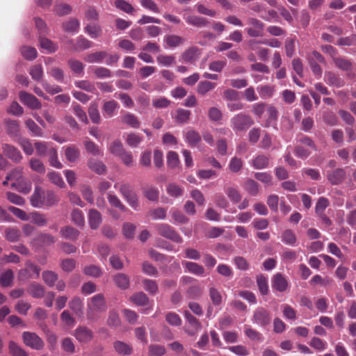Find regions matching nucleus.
Listing matches in <instances>:
<instances>
[{
    "instance_id": "nucleus-41",
    "label": "nucleus",
    "mask_w": 356,
    "mask_h": 356,
    "mask_svg": "<svg viewBox=\"0 0 356 356\" xmlns=\"http://www.w3.org/2000/svg\"><path fill=\"white\" fill-rule=\"evenodd\" d=\"M85 32L88 34L92 38H99L102 33L101 26L97 24H88L84 28Z\"/></svg>"
},
{
    "instance_id": "nucleus-1",
    "label": "nucleus",
    "mask_w": 356,
    "mask_h": 356,
    "mask_svg": "<svg viewBox=\"0 0 356 356\" xmlns=\"http://www.w3.org/2000/svg\"><path fill=\"white\" fill-rule=\"evenodd\" d=\"M106 303L104 296L98 293L92 296L87 305V318L90 321H97L99 318L97 314L106 311Z\"/></svg>"
},
{
    "instance_id": "nucleus-57",
    "label": "nucleus",
    "mask_w": 356,
    "mask_h": 356,
    "mask_svg": "<svg viewBox=\"0 0 356 356\" xmlns=\"http://www.w3.org/2000/svg\"><path fill=\"white\" fill-rule=\"evenodd\" d=\"M225 192L234 204L238 203L241 200V195L236 188L227 187L225 189Z\"/></svg>"
},
{
    "instance_id": "nucleus-51",
    "label": "nucleus",
    "mask_w": 356,
    "mask_h": 356,
    "mask_svg": "<svg viewBox=\"0 0 356 356\" xmlns=\"http://www.w3.org/2000/svg\"><path fill=\"white\" fill-rule=\"evenodd\" d=\"M25 124L33 136L36 137L43 136V131L32 119L26 120Z\"/></svg>"
},
{
    "instance_id": "nucleus-60",
    "label": "nucleus",
    "mask_w": 356,
    "mask_h": 356,
    "mask_svg": "<svg viewBox=\"0 0 356 356\" xmlns=\"http://www.w3.org/2000/svg\"><path fill=\"white\" fill-rule=\"evenodd\" d=\"M108 150L112 154L119 157L120 155L125 151V149L120 140H115L111 143Z\"/></svg>"
},
{
    "instance_id": "nucleus-43",
    "label": "nucleus",
    "mask_w": 356,
    "mask_h": 356,
    "mask_svg": "<svg viewBox=\"0 0 356 356\" xmlns=\"http://www.w3.org/2000/svg\"><path fill=\"white\" fill-rule=\"evenodd\" d=\"M108 56V53L104 51H96L87 55L85 60L88 63H102Z\"/></svg>"
},
{
    "instance_id": "nucleus-50",
    "label": "nucleus",
    "mask_w": 356,
    "mask_h": 356,
    "mask_svg": "<svg viewBox=\"0 0 356 356\" xmlns=\"http://www.w3.org/2000/svg\"><path fill=\"white\" fill-rule=\"evenodd\" d=\"M88 115L91 121L95 124H99L101 121L100 114L97 103H92L88 108Z\"/></svg>"
},
{
    "instance_id": "nucleus-7",
    "label": "nucleus",
    "mask_w": 356,
    "mask_h": 356,
    "mask_svg": "<svg viewBox=\"0 0 356 356\" xmlns=\"http://www.w3.org/2000/svg\"><path fill=\"white\" fill-rule=\"evenodd\" d=\"M252 321L261 327H266L271 322L270 312L262 307H259L254 310Z\"/></svg>"
},
{
    "instance_id": "nucleus-53",
    "label": "nucleus",
    "mask_w": 356,
    "mask_h": 356,
    "mask_svg": "<svg viewBox=\"0 0 356 356\" xmlns=\"http://www.w3.org/2000/svg\"><path fill=\"white\" fill-rule=\"evenodd\" d=\"M20 52L22 56L26 60H32L37 58L38 52L34 47L24 46L21 47Z\"/></svg>"
},
{
    "instance_id": "nucleus-10",
    "label": "nucleus",
    "mask_w": 356,
    "mask_h": 356,
    "mask_svg": "<svg viewBox=\"0 0 356 356\" xmlns=\"http://www.w3.org/2000/svg\"><path fill=\"white\" fill-rule=\"evenodd\" d=\"M19 100L31 109H40L42 107L40 102L33 95L25 92H19Z\"/></svg>"
},
{
    "instance_id": "nucleus-17",
    "label": "nucleus",
    "mask_w": 356,
    "mask_h": 356,
    "mask_svg": "<svg viewBox=\"0 0 356 356\" xmlns=\"http://www.w3.org/2000/svg\"><path fill=\"white\" fill-rule=\"evenodd\" d=\"M183 265L186 270L197 276H202L205 273V269L203 266L193 261H184Z\"/></svg>"
},
{
    "instance_id": "nucleus-47",
    "label": "nucleus",
    "mask_w": 356,
    "mask_h": 356,
    "mask_svg": "<svg viewBox=\"0 0 356 356\" xmlns=\"http://www.w3.org/2000/svg\"><path fill=\"white\" fill-rule=\"evenodd\" d=\"M42 275L44 283L49 287L54 286L58 281V275L54 271L45 270L42 272Z\"/></svg>"
},
{
    "instance_id": "nucleus-25",
    "label": "nucleus",
    "mask_w": 356,
    "mask_h": 356,
    "mask_svg": "<svg viewBox=\"0 0 356 356\" xmlns=\"http://www.w3.org/2000/svg\"><path fill=\"white\" fill-rule=\"evenodd\" d=\"M28 293L34 298H41L45 295V289L42 285L33 282L29 286Z\"/></svg>"
},
{
    "instance_id": "nucleus-20",
    "label": "nucleus",
    "mask_w": 356,
    "mask_h": 356,
    "mask_svg": "<svg viewBox=\"0 0 356 356\" xmlns=\"http://www.w3.org/2000/svg\"><path fill=\"white\" fill-rule=\"evenodd\" d=\"M333 62L337 67L343 71L350 72L353 70L354 64L350 59L344 57H333Z\"/></svg>"
},
{
    "instance_id": "nucleus-45",
    "label": "nucleus",
    "mask_w": 356,
    "mask_h": 356,
    "mask_svg": "<svg viewBox=\"0 0 356 356\" xmlns=\"http://www.w3.org/2000/svg\"><path fill=\"white\" fill-rule=\"evenodd\" d=\"M122 122L127 124L132 128H138L140 127V122L136 116L134 114L127 113L122 116Z\"/></svg>"
},
{
    "instance_id": "nucleus-38",
    "label": "nucleus",
    "mask_w": 356,
    "mask_h": 356,
    "mask_svg": "<svg viewBox=\"0 0 356 356\" xmlns=\"http://www.w3.org/2000/svg\"><path fill=\"white\" fill-rule=\"evenodd\" d=\"M79 22L75 18H71L62 24L63 29L67 33H75L79 31Z\"/></svg>"
},
{
    "instance_id": "nucleus-14",
    "label": "nucleus",
    "mask_w": 356,
    "mask_h": 356,
    "mask_svg": "<svg viewBox=\"0 0 356 356\" xmlns=\"http://www.w3.org/2000/svg\"><path fill=\"white\" fill-rule=\"evenodd\" d=\"M6 133L10 137L19 135V123L17 120L6 118L3 120Z\"/></svg>"
},
{
    "instance_id": "nucleus-63",
    "label": "nucleus",
    "mask_w": 356,
    "mask_h": 356,
    "mask_svg": "<svg viewBox=\"0 0 356 356\" xmlns=\"http://www.w3.org/2000/svg\"><path fill=\"white\" fill-rule=\"evenodd\" d=\"M14 278V273L12 270L8 269L3 272L0 277V284L3 287L11 285Z\"/></svg>"
},
{
    "instance_id": "nucleus-61",
    "label": "nucleus",
    "mask_w": 356,
    "mask_h": 356,
    "mask_svg": "<svg viewBox=\"0 0 356 356\" xmlns=\"http://www.w3.org/2000/svg\"><path fill=\"white\" fill-rule=\"evenodd\" d=\"M282 241L286 245L294 246L296 243V236L291 229L285 230L282 235Z\"/></svg>"
},
{
    "instance_id": "nucleus-13",
    "label": "nucleus",
    "mask_w": 356,
    "mask_h": 356,
    "mask_svg": "<svg viewBox=\"0 0 356 356\" xmlns=\"http://www.w3.org/2000/svg\"><path fill=\"white\" fill-rule=\"evenodd\" d=\"M44 192L39 186H36L30 197L31 204L36 208H42L44 205Z\"/></svg>"
},
{
    "instance_id": "nucleus-12",
    "label": "nucleus",
    "mask_w": 356,
    "mask_h": 356,
    "mask_svg": "<svg viewBox=\"0 0 356 356\" xmlns=\"http://www.w3.org/2000/svg\"><path fill=\"white\" fill-rule=\"evenodd\" d=\"M201 50L195 47H190L181 54V59L186 63H195L200 57Z\"/></svg>"
},
{
    "instance_id": "nucleus-59",
    "label": "nucleus",
    "mask_w": 356,
    "mask_h": 356,
    "mask_svg": "<svg viewBox=\"0 0 356 356\" xmlns=\"http://www.w3.org/2000/svg\"><path fill=\"white\" fill-rule=\"evenodd\" d=\"M152 220H163L166 218V210L162 207H158L149 210L147 214Z\"/></svg>"
},
{
    "instance_id": "nucleus-2",
    "label": "nucleus",
    "mask_w": 356,
    "mask_h": 356,
    "mask_svg": "<svg viewBox=\"0 0 356 356\" xmlns=\"http://www.w3.org/2000/svg\"><path fill=\"white\" fill-rule=\"evenodd\" d=\"M254 123L253 118L245 113L236 114L230 120V126L235 133L247 131Z\"/></svg>"
},
{
    "instance_id": "nucleus-19",
    "label": "nucleus",
    "mask_w": 356,
    "mask_h": 356,
    "mask_svg": "<svg viewBox=\"0 0 356 356\" xmlns=\"http://www.w3.org/2000/svg\"><path fill=\"white\" fill-rule=\"evenodd\" d=\"M65 159L70 163H76L80 156V150L75 145H70L65 149Z\"/></svg>"
},
{
    "instance_id": "nucleus-39",
    "label": "nucleus",
    "mask_w": 356,
    "mask_h": 356,
    "mask_svg": "<svg viewBox=\"0 0 356 356\" xmlns=\"http://www.w3.org/2000/svg\"><path fill=\"white\" fill-rule=\"evenodd\" d=\"M216 86V83L209 81H200L197 86V92L198 94L201 95H207L209 91L212 90L215 88Z\"/></svg>"
},
{
    "instance_id": "nucleus-3",
    "label": "nucleus",
    "mask_w": 356,
    "mask_h": 356,
    "mask_svg": "<svg viewBox=\"0 0 356 356\" xmlns=\"http://www.w3.org/2000/svg\"><path fill=\"white\" fill-rule=\"evenodd\" d=\"M114 188L118 189L121 195L135 211L139 210L138 197L132 186L129 183H116Z\"/></svg>"
},
{
    "instance_id": "nucleus-15",
    "label": "nucleus",
    "mask_w": 356,
    "mask_h": 356,
    "mask_svg": "<svg viewBox=\"0 0 356 356\" xmlns=\"http://www.w3.org/2000/svg\"><path fill=\"white\" fill-rule=\"evenodd\" d=\"M324 81L329 86L337 88H341L345 85L344 80L332 72H326L325 73Z\"/></svg>"
},
{
    "instance_id": "nucleus-35",
    "label": "nucleus",
    "mask_w": 356,
    "mask_h": 356,
    "mask_svg": "<svg viewBox=\"0 0 356 356\" xmlns=\"http://www.w3.org/2000/svg\"><path fill=\"white\" fill-rule=\"evenodd\" d=\"M30 220L31 222L39 227H43L48 222L46 215L38 211H34L30 213Z\"/></svg>"
},
{
    "instance_id": "nucleus-62",
    "label": "nucleus",
    "mask_w": 356,
    "mask_h": 356,
    "mask_svg": "<svg viewBox=\"0 0 356 356\" xmlns=\"http://www.w3.org/2000/svg\"><path fill=\"white\" fill-rule=\"evenodd\" d=\"M209 295L212 303L216 306H219L222 302V297L220 292L215 287H210Z\"/></svg>"
},
{
    "instance_id": "nucleus-23",
    "label": "nucleus",
    "mask_w": 356,
    "mask_h": 356,
    "mask_svg": "<svg viewBox=\"0 0 356 356\" xmlns=\"http://www.w3.org/2000/svg\"><path fill=\"white\" fill-rule=\"evenodd\" d=\"M130 301L134 305L140 307H145L149 305V299L147 295L140 291L134 293L129 298Z\"/></svg>"
},
{
    "instance_id": "nucleus-33",
    "label": "nucleus",
    "mask_w": 356,
    "mask_h": 356,
    "mask_svg": "<svg viewBox=\"0 0 356 356\" xmlns=\"http://www.w3.org/2000/svg\"><path fill=\"white\" fill-rule=\"evenodd\" d=\"M191 115V113L190 111L183 108H178L175 111L174 118L175 121L179 124H186L189 121Z\"/></svg>"
},
{
    "instance_id": "nucleus-42",
    "label": "nucleus",
    "mask_w": 356,
    "mask_h": 356,
    "mask_svg": "<svg viewBox=\"0 0 356 356\" xmlns=\"http://www.w3.org/2000/svg\"><path fill=\"white\" fill-rule=\"evenodd\" d=\"M5 237L9 242H17L21 237V232L15 227H8L5 230Z\"/></svg>"
},
{
    "instance_id": "nucleus-46",
    "label": "nucleus",
    "mask_w": 356,
    "mask_h": 356,
    "mask_svg": "<svg viewBox=\"0 0 356 356\" xmlns=\"http://www.w3.org/2000/svg\"><path fill=\"white\" fill-rule=\"evenodd\" d=\"M84 146L86 152L93 156H102L103 152L93 141L86 140L84 141Z\"/></svg>"
},
{
    "instance_id": "nucleus-8",
    "label": "nucleus",
    "mask_w": 356,
    "mask_h": 356,
    "mask_svg": "<svg viewBox=\"0 0 356 356\" xmlns=\"http://www.w3.org/2000/svg\"><path fill=\"white\" fill-rule=\"evenodd\" d=\"M271 286L275 291L284 293L289 290V283L284 275L280 273H277L272 277Z\"/></svg>"
},
{
    "instance_id": "nucleus-27",
    "label": "nucleus",
    "mask_w": 356,
    "mask_h": 356,
    "mask_svg": "<svg viewBox=\"0 0 356 356\" xmlns=\"http://www.w3.org/2000/svg\"><path fill=\"white\" fill-rule=\"evenodd\" d=\"M69 307L78 316L83 314V302L79 297H74L69 302Z\"/></svg>"
},
{
    "instance_id": "nucleus-18",
    "label": "nucleus",
    "mask_w": 356,
    "mask_h": 356,
    "mask_svg": "<svg viewBox=\"0 0 356 356\" xmlns=\"http://www.w3.org/2000/svg\"><path fill=\"white\" fill-rule=\"evenodd\" d=\"M184 138L188 145L192 147L197 146L202 140L200 134L194 129L185 132Z\"/></svg>"
},
{
    "instance_id": "nucleus-31",
    "label": "nucleus",
    "mask_w": 356,
    "mask_h": 356,
    "mask_svg": "<svg viewBox=\"0 0 356 356\" xmlns=\"http://www.w3.org/2000/svg\"><path fill=\"white\" fill-rule=\"evenodd\" d=\"M88 166L91 170L99 175L104 174L106 171V167L103 162L95 159L88 160Z\"/></svg>"
},
{
    "instance_id": "nucleus-30",
    "label": "nucleus",
    "mask_w": 356,
    "mask_h": 356,
    "mask_svg": "<svg viewBox=\"0 0 356 356\" xmlns=\"http://www.w3.org/2000/svg\"><path fill=\"white\" fill-rule=\"evenodd\" d=\"M185 39L177 35H167L164 37V42L166 44L167 47L174 48L183 44Z\"/></svg>"
},
{
    "instance_id": "nucleus-9",
    "label": "nucleus",
    "mask_w": 356,
    "mask_h": 356,
    "mask_svg": "<svg viewBox=\"0 0 356 356\" xmlns=\"http://www.w3.org/2000/svg\"><path fill=\"white\" fill-rule=\"evenodd\" d=\"M76 339L81 343H88L94 337L92 331L86 326H79L74 332Z\"/></svg>"
},
{
    "instance_id": "nucleus-6",
    "label": "nucleus",
    "mask_w": 356,
    "mask_h": 356,
    "mask_svg": "<svg viewBox=\"0 0 356 356\" xmlns=\"http://www.w3.org/2000/svg\"><path fill=\"white\" fill-rule=\"evenodd\" d=\"M22 339L24 344L34 350H42L44 346V343L35 332H24L22 333Z\"/></svg>"
},
{
    "instance_id": "nucleus-44",
    "label": "nucleus",
    "mask_w": 356,
    "mask_h": 356,
    "mask_svg": "<svg viewBox=\"0 0 356 356\" xmlns=\"http://www.w3.org/2000/svg\"><path fill=\"white\" fill-rule=\"evenodd\" d=\"M113 347L115 350L120 355H127L132 353V348L129 344L120 341L114 342Z\"/></svg>"
},
{
    "instance_id": "nucleus-55",
    "label": "nucleus",
    "mask_w": 356,
    "mask_h": 356,
    "mask_svg": "<svg viewBox=\"0 0 356 356\" xmlns=\"http://www.w3.org/2000/svg\"><path fill=\"white\" fill-rule=\"evenodd\" d=\"M40 44L42 48L46 49L49 53H54L58 49L57 45L45 37L40 36Z\"/></svg>"
},
{
    "instance_id": "nucleus-37",
    "label": "nucleus",
    "mask_w": 356,
    "mask_h": 356,
    "mask_svg": "<svg viewBox=\"0 0 356 356\" xmlns=\"http://www.w3.org/2000/svg\"><path fill=\"white\" fill-rule=\"evenodd\" d=\"M61 348L67 355H71L76 352L75 345L70 337H65L61 341Z\"/></svg>"
},
{
    "instance_id": "nucleus-11",
    "label": "nucleus",
    "mask_w": 356,
    "mask_h": 356,
    "mask_svg": "<svg viewBox=\"0 0 356 356\" xmlns=\"http://www.w3.org/2000/svg\"><path fill=\"white\" fill-rule=\"evenodd\" d=\"M346 178V172L343 168H336L332 171H327V179L332 185L341 184Z\"/></svg>"
},
{
    "instance_id": "nucleus-22",
    "label": "nucleus",
    "mask_w": 356,
    "mask_h": 356,
    "mask_svg": "<svg viewBox=\"0 0 356 356\" xmlns=\"http://www.w3.org/2000/svg\"><path fill=\"white\" fill-rule=\"evenodd\" d=\"M102 215L96 209H92L88 212V222L92 229H97L102 223Z\"/></svg>"
},
{
    "instance_id": "nucleus-21",
    "label": "nucleus",
    "mask_w": 356,
    "mask_h": 356,
    "mask_svg": "<svg viewBox=\"0 0 356 356\" xmlns=\"http://www.w3.org/2000/svg\"><path fill=\"white\" fill-rule=\"evenodd\" d=\"M184 19L188 24L197 28L205 27L209 24L207 18L197 15H188Z\"/></svg>"
},
{
    "instance_id": "nucleus-36",
    "label": "nucleus",
    "mask_w": 356,
    "mask_h": 356,
    "mask_svg": "<svg viewBox=\"0 0 356 356\" xmlns=\"http://www.w3.org/2000/svg\"><path fill=\"white\" fill-rule=\"evenodd\" d=\"M203 293V289L199 284L190 286L186 291L187 298L191 299H199Z\"/></svg>"
},
{
    "instance_id": "nucleus-58",
    "label": "nucleus",
    "mask_w": 356,
    "mask_h": 356,
    "mask_svg": "<svg viewBox=\"0 0 356 356\" xmlns=\"http://www.w3.org/2000/svg\"><path fill=\"white\" fill-rule=\"evenodd\" d=\"M113 4L116 8L127 14H132L134 12V7L125 0H115Z\"/></svg>"
},
{
    "instance_id": "nucleus-24",
    "label": "nucleus",
    "mask_w": 356,
    "mask_h": 356,
    "mask_svg": "<svg viewBox=\"0 0 356 356\" xmlns=\"http://www.w3.org/2000/svg\"><path fill=\"white\" fill-rule=\"evenodd\" d=\"M60 234L63 238L70 241H76L79 236V230L70 226L62 227Z\"/></svg>"
},
{
    "instance_id": "nucleus-40",
    "label": "nucleus",
    "mask_w": 356,
    "mask_h": 356,
    "mask_svg": "<svg viewBox=\"0 0 356 356\" xmlns=\"http://www.w3.org/2000/svg\"><path fill=\"white\" fill-rule=\"evenodd\" d=\"M67 64L74 74L81 75L83 73L85 65L80 60L70 58L67 60Z\"/></svg>"
},
{
    "instance_id": "nucleus-49",
    "label": "nucleus",
    "mask_w": 356,
    "mask_h": 356,
    "mask_svg": "<svg viewBox=\"0 0 356 356\" xmlns=\"http://www.w3.org/2000/svg\"><path fill=\"white\" fill-rule=\"evenodd\" d=\"M35 240L47 246L53 245L56 241V237L47 233H40L35 237Z\"/></svg>"
},
{
    "instance_id": "nucleus-52",
    "label": "nucleus",
    "mask_w": 356,
    "mask_h": 356,
    "mask_svg": "<svg viewBox=\"0 0 356 356\" xmlns=\"http://www.w3.org/2000/svg\"><path fill=\"white\" fill-rule=\"evenodd\" d=\"M142 284L144 289L149 293L154 295L158 293L159 287L155 280L144 279L142 280Z\"/></svg>"
},
{
    "instance_id": "nucleus-48",
    "label": "nucleus",
    "mask_w": 356,
    "mask_h": 356,
    "mask_svg": "<svg viewBox=\"0 0 356 356\" xmlns=\"http://www.w3.org/2000/svg\"><path fill=\"white\" fill-rule=\"evenodd\" d=\"M107 200L108 203L113 207L118 208L122 211H126L127 207L122 204L119 197L111 193H107Z\"/></svg>"
},
{
    "instance_id": "nucleus-54",
    "label": "nucleus",
    "mask_w": 356,
    "mask_h": 356,
    "mask_svg": "<svg viewBox=\"0 0 356 356\" xmlns=\"http://www.w3.org/2000/svg\"><path fill=\"white\" fill-rule=\"evenodd\" d=\"M144 196L149 201L156 202L159 200V191L157 188L149 186L143 189Z\"/></svg>"
},
{
    "instance_id": "nucleus-16",
    "label": "nucleus",
    "mask_w": 356,
    "mask_h": 356,
    "mask_svg": "<svg viewBox=\"0 0 356 356\" xmlns=\"http://www.w3.org/2000/svg\"><path fill=\"white\" fill-rule=\"evenodd\" d=\"M2 149L3 154L15 162H19L22 158L20 152L11 145L3 144L2 145Z\"/></svg>"
},
{
    "instance_id": "nucleus-56",
    "label": "nucleus",
    "mask_w": 356,
    "mask_h": 356,
    "mask_svg": "<svg viewBox=\"0 0 356 356\" xmlns=\"http://www.w3.org/2000/svg\"><path fill=\"white\" fill-rule=\"evenodd\" d=\"M257 284L260 293L262 296H266L268 294L269 288L268 284V280L266 277L260 275L257 277Z\"/></svg>"
},
{
    "instance_id": "nucleus-64",
    "label": "nucleus",
    "mask_w": 356,
    "mask_h": 356,
    "mask_svg": "<svg viewBox=\"0 0 356 356\" xmlns=\"http://www.w3.org/2000/svg\"><path fill=\"white\" fill-rule=\"evenodd\" d=\"M9 352L12 356H28L27 353L14 341L9 343Z\"/></svg>"
},
{
    "instance_id": "nucleus-34",
    "label": "nucleus",
    "mask_w": 356,
    "mask_h": 356,
    "mask_svg": "<svg viewBox=\"0 0 356 356\" xmlns=\"http://www.w3.org/2000/svg\"><path fill=\"white\" fill-rule=\"evenodd\" d=\"M269 164V159L268 156L260 154L257 155L252 161V166L255 169H264L266 168Z\"/></svg>"
},
{
    "instance_id": "nucleus-32",
    "label": "nucleus",
    "mask_w": 356,
    "mask_h": 356,
    "mask_svg": "<svg viewBox=\"0 0 356 356\" xmlns=\"http://www.w3.org/2000/svg\"><path fill=\"white\" fill-rule=\"evenodd\" d=\"M29 74L34 81L42 84V82H44L42 79L44 73L41 64H36L31 66L29 69Z\"/></svg>"
},
{
    "instance_id": "nucleus-29",
    "label": "nucleus",
    "mask_w": 356,
    "mask_h": 356,
    "mask_svg": "<svg viewBox=\"0 0 356 356\" xmlns=\"http://www.w3.org/2000/svg\"><path fill=\"white\" fill-rule=\"evenodd\" d=\"M119 108L118 103L115 100H110L106 101L104 102L103 106H102V111L104 113V115L111 118L113 117L116 110Z\"/></svg>"
},
{
    "instance_id": "nucleus-26",
    "label": "nucleus",
    "mask_w": 356,
    "mask_h": 356,
    "mask_svg": "<svg viewBox=\"0 0 356 356\" xmlns=\"http://www.w3.org/2000/svg\"><path fill=\"white\" fill-rule=\"evenodd\" d=\"M168 195L173 198H179L183 196L184 188L176 183H169L166 186Z\"/></svg>"
},
{
    "instance_id": "nucleus-5",
    "label": "nucleus",
    "mask_w": 356,
    "mask_h": 356,
    "mask_svg": "<svg viewBox=\"0 0 356 356\" xmlns=\"http://www.w3.org/2000/svg\"><path fill=\"white\" fill-rule=\"evenodd\" d=\"M247 23L250 26L245 30L250 37L259 38L264 36L265 28L264 22L255 17H250L247 19Z\"/></svg>"
},
{
    "instance_id": "nucleus-28",
    "label": "nucleus",
    "mask_w": 356,
    "mask_h": 356,
    "mask_svg": "<svg viewBox=\"0 0 356 356\" xmlns=\"http://www.w3.org/2000/svg\"><path fill=\"white\" fill-rule=\"evenodd\" d=\"M115 284L120 289L125 290L129 287V278L124 273H118L113 277Z\"/></svg>"
},
{
    "instance_id": "nucleus-4",
    "label": "nucleus",
    "mask_w": 356,
    "mask_h": 356,
    "mask_svg": "<svg viewBox=\"0 0 356 356\" xmlns=\"http://www.w3.org/2000/svg\"><path fill=\"white\" fill-rule=\"evenodd\" d=\"M155 229L157 234L162 237L168 238L177 243H181L183 242V239L179 233L168 224H157L155 225Z\"/></svg>"
}]
</instances>
